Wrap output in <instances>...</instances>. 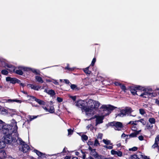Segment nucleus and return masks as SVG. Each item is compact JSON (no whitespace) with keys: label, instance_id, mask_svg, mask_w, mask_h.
I'll list each match as a JSON object with an SVG mask.
<instances>
[{"label":"nucleus","instance_id":"1","mask_svg":"<svg viewBox=\"0 0 159 159\" xmlns=\"http://www.w3.org/2000/svg\"><path fill=\"white\" fill-rule=\"evenodd\" d=\"M100 104L98 101L92 99H90L88 102L84 100H79L78 101L77 106L80 108L82 111H85L86 115L89 116L91 112L93 110H96Z\"/></svg>","mask_w":159,"mask_h":159},{"label":"nucleus","instance_id":"2","mask_svg":"<svg viewBox=\"0 0 159 159\" xmlns=\"http://www.w3.org/2000/svg\"><path fill=\"white\" fill-rule=\"evenodd\" d=\"M2 133L5 135L14 133L16 137H18V127L17 122L14 119L11 120V125L5 124L1 129Z\"/></svg>","mask_w":159,"mask_h":159},{"label":"nucleus","instance_id":"3","mask_svg":"<svg viewBox=\"0 0 159 159\" xmlns=\"http://www.w3.org/2000/svg\"><path fill=\"white\" fill-rule=\"evenodd\" d=\"M12 134L5 135L4 137V141L6 144H11L13 146L16 147L18 145L17 140L16 139L15 135H13V137L12 136Z\"/></svg>","mask_w":159,"mask_h":159},{"label":"nucleus","instance_id":"4","mask_svg":"<svg viewBox=\"0 0 159 159\" xmlns=\"http://www.w3.org/2000/svg\"><path fill=\"white\" fill-rule=\"evenodd\" d=\"M19 143H18L19 145V150L22 151L24 153H28L30 150V146L26 144L21 138L18 137Z\"/></svg>","mask_w":159,"mask_h":159},{"label":"nucleus","instance_id":"5","mask_svg":"<svg viewBox=\"0 0 159 159\" xmlns=\"http://www.w3.org/2000/svg\"><path fill=\"white\" fill-rule=\"evenodd\" d=\"M127 90H129L131 93L133 95H138L137 93V91H146V89L140 85H136L135 86L128 87Z\"/></svg>","mask_w":159,"mask_h":159},{"label":"nucleus","instance_id":"6","mask_svg":"<svg viewBox=\"0 0 159 159\" xmlns=\"http://www.w3.org/2000/svg\"><path fill=\"white\" fill-rule=\"evenodd\" d=\"M110 126H114L115 130L120 131L123 128L124 126L121 122L118 121H114L109 123Z\"/></svg>","mask_w":159,"mask_h":159},{"label":"nucleus","instance_id":"7","mask_svg":"<svg viewBox=\"0 0 159 159\" xmlns=\"http://www.w3.org/2000/svg\"><path fill=\"white\" fill-rule=\"evenodd\" d=\"M13 69V72L16 74L22 75L23 74V71H28L29 68L23 66H19Z\"/></svg>","mask_w":159,"mask_h":159},{"label":"nucleus","instance_id":"8","mask_svg":"<svg viewBox=\"0 0 159 159\" xmlns=\"http://www.w3.org/2000/svg\"><path fill=\"white\" fill-rule=\"evenodd\" d=\"M116 108L114 106L111 105H109L108 106H107L106 105H103L100 108L103 109V111H107V113L105 115V116H106L109 115L111 113V111L113 110Z\"/></svg>","mask_w":159,"mask_h":159},{"label":"nucleus","instance_id":"9","mask_svg":"<svg viewBox=\"0 0 159 159\" xmlns=\"http://www.w3.org/2000/svg\"><path fill=\"white\" fill-rule=\"evenodd\" d=\"M7 81L10 82L11 83L15 84L16 83H19L20 82V80L16 78H12L10 77H7L6 78Z\"/></svg>","mask_w":159,"mask_h":159},{"label":"nucleus","instance_id":"10","mask_svg":"<svg viewBox=\"0 0 159 159\" xmlns=\"http://www.w3.org/2000/svg\"><path fill=\"white\" fill-rule=\"evenodd\" d=\"M105 115L102 116H98L95 115L94 118H96V124L98 125L99 124L102 123L103 122V120Z\"/></svg>","mask_w":159,"mask_h":159},{"label":"nucleus","instance_id":"11","mask_svg":"<svg viewBox=\"0 0 159 159\" xmlns=\"http://www.w3.org/2000/svg\"><path fill=\"white\" fill-rule=\"evenodd\" d=\"M88 149L90 151L89 156H91V157H94L98 153V152L96 151V149H93L90 146H89V147Z\"/></svg>","mask_w":159,"mask_h":159},{"label":"nucleus","instance_id":"12","mask_svg":"<svg viewBox=\"0 0 159 159\" xmlns=\"http://www.w3.org/2000/svg\"><path fill=\"white\" fill-rule=\"evenodd\" d=\"M142 93L139 96L142 97L144 98H148L149 96L153 97V93H148V92H145Z\"/></svg>","mask_w":159,"mask_h":159},{"label":"nucleus","instance_id":"13","mask_svg":"<svg viewBox=\"0 0 159 159\" xmlns=\"http://www.w3.org/2000/svg\"><path fill=\"white\" fill-rule=\"evenodd\" d=\"M27 86L28 87H30L32 89L37 91H38L41 87V86H35L34 84H28Z\"/></svg>","mask_w":159,"mask_h":159},{"label":"nucleus","instance_id":"14","mask_svg":"<svg viewBox=\"0 0 159 159\" xmlns=\"http://www.w3.org/2000/svg\"><path fill=\"white\" fill-rule=\"evenodd\" d=\"M95 159H115L113 158H106L105 157L101 155H99L98 153L96 156L94 157Z\"/></svg>","mask_w":159,"mask_h":159},{"label":"nucleus","instance_id":"15","mask_svg":"<svg viewBox=\"0 0 159 159\" xmlns=\"http://www.w3.org/2000/svg\"><path fill=\"white\" fill-rule=\"evenodd\" d=\"M83 154L82 158L83 159H94V158L93 157H91V156H89L88 157L86 158V155L85 154V152H83L82 150L80 149L79 150Z\"/></svg>","mask_w":159,"mask_h":159},{"label":"nucleus","instance_id":"16","mask_svg":"<svg viewBox=\"0 0 159 159\" xmlns=\"http://www.w3.org/2000/svg\"><path fill=\"white\" fill-rule=\"evenodd\" d=\"M90 66L83 69V70L87 75H90L91 73V71L89 70Z\"/></svg>","mask_w":159,"mask_h":159},{"label":"nucleus","instance_id":"17","mask_svg":"<svg viewBox=\"0 0 159 159\" xmlns=\"http://www.w3.org/2000/svg\"><path fill=\"white\" fill-rule=\"evenodd\" d=\"M127 114V113L125 109L122 110L120 111V112L117 115L120 117H123L124 116H125Z\"/></svg>","mask_w":159,"mask_h":159},{"label":"nucleus","instance_id":"18","mask_svg":"<svg viewBox=\"0 0 159 159\" xmlns=\"http://www.w3.org/2000/svg\"><path fill=\"white\" fill-rule=\"evenodd\" d=\"M45 92H46L48 94L50 95V96L52 97H53L56 94L55 91L52 89L49 90L48 91H47V90H45Z\"/></svg>","mask_w":159,"mask_h":159},{"label":"nucleus","instance_id":"19","mask_svg":"<svg viewBox=\"0 0 159 159\" xmlns=\"http://www.w3.org/2000/svg\"><path fill=\"white\" fill-rule=\"evenodd\" d=\"M140 154L139 156V159H150L149 157H148L147 156L143 155L142 154V153L141 152H139Z\"/></svg>","mask_w":159,"mask_h":159},{"label":"nucleus","instance_id":"20","mask_svg":"<svg viewBox=\"0 0 159 159\" xmlns=\"http://www.w3.org/2000/svg\"><path fill=\"white\" fill-rule=\"evenodd\" d=\"M35 78L36 81L39 83H43V80L42 78L40 76L38 75L36 76Z\"/></svg>","mask_w":159,"mask_h":159},{"label":"nucleus","instance_id":"21","mask_svg":"<svg viewBox=\"0 0 159 159\" xmlns=\"http://www.w3.org/2000/svg\"><path fill=\"white\" fill-rule=\"evenodd\" d=\"M34 151L36 153L37 155L39 157H40V158L42 156H44V154L43 153L41 152H40L39 151L36 149H34Z\"/></svg>","mask_w":159,"mask_h":159},{"label":"nucleus","instance_id":"22","mask_svg":"<svg viewBox=\"0 0 159 159\" xmlns=\"http://www.w3.org/2000/svg\"><path fill=\"white\" fill-rule=\"evenodd\" d=\"M44 156H43L41 157V159H50V158H49V157H52V156L53 155H56V154H53V155H46L45 154L43 153Z\"/></svg>","mask_w":159,"mask_h":159},{"label":"nucleus","instance_id":"23","mask_svg":"<svg viewBox=\"0 0 159 159\" xmlns=\"http://www.w3.org/2000/svg\"><path fill=\"white\" fill-rule=\"evenodd\" d=\"M0 155L1 156V157L3 158V159L7 157L6 153L5 151L2 150L1 151Z\"/></svg>","mask_w":159,"mask_h":159},{"label":"nucleus","instance_id":"24","mask_svg":"<svg viewBox=\"0 0 159 159\" xmlns=\"http://www.w3.org/2000/svg\"><path fill=\"white\" fill-rule=\"evenodd\" d=\"M31 70L32 72L34 73L36 75H40V72L39 70L38 71H37V70L34 69H31L29 68L28 70V71Z\"/></svg>","mask_w":159,"mask_h":159},{"label":"nucleus","instance_id":"25","mask_svg":"<svg viewBox=\"0 0 159 159\" xmlns=\"http://www.w3.org/2000/svg\"><path fill=\"white\" fill-rule=\"evenodd\" d=\"M36 102L40 105H44L45 104V102L40 99L37 98Z\"/></svg>","mask_w":159,"mask_h":159},{"label":"nucleus","instance_id":"26","mask_svg":"<svg viewBox=\"0 0 159 159\" xmlns=\"http://www.w3.org/2000/svg\"><path fill=\"white\" fill-rule=\"evenodd\" d=\"M27 97H30V98L29 99V100L32 101H35L36 100L37 98L35 97L30 95H27Z\"/></svg>","mask_w":159,"mask_h":159},{"label":"nucleus","instance_id":"27","mask_svg":"<svg viewBox=\"0 0 159 159\" xmlns=\"http://www.w3.org/2000/svg\"><path fill=\"white\" fill-rule=\"evenodd\" d=\"M8 102H16L20 103H21L22 102V101L21 100H18L17 99H10L8 100Z\"/></svg>","mask_w":159,"mask_h":159},{"label":"nucleus","instance_id":"28","mask_svg":"<svg viewBox=\"0 0 159 159\" xmlns=\"http://www.w3.org/2000/svg\"><path fill=\"white\" fill-rule=\"evenodd\" d=\"M102 141L105 144L107 145L109 144L112 145V143H111V141L109 140L103 139Z\"/></svg>","mask_w":159,"mask_h":159},{"label":"nucleus","instance_id":"29","mask_svg":"<svg viewBox=\"0 0 159 159\" xmlns=\"http://www.w3.org/2000/svg\"><path fill=\"white\" fill-rule=\"evenodd\" d=\"M135 122H140L143 125H145L146 124V122L143 119H141L140 120L134 121Z\"/></svg>","mask_w":159,"mask_h":159},{"label":"nucleus","instance_id":"30","mask_svg":"<svg viewBox=\"0 0 159 159\" xmlns=\"http://www.w3.org/2000/svg\"><path fill=\"white\" fill-rule=\"evenodd\" d=\"M54 108L53 106H51L50 107L49 109H48V112L51 113H53L54 112Z\"/></svg>","mask_w":159,"mask_h":159},{"label":"nucleus","instance_id":"31","mask_svg":"<svg viewBox=\"0 0 159 159\" xmlns=\"http://www.w3.org/2000/svg\"><path fill=\"white\" fill-rule=\"evenodd\" d=\"M120 89L125 92H126V90L127 89H126L125 85L124 84H120Z\"/></svg>","mask_w":159,"mask_h":159},{"label":"nucleus","instance_id":"32","mask_svg":"<svg viewBox=\"0 0 159 159\" xmlns=\"http://www.w3.org/2000/svg\"><path fill=\"white\" fill-rule=\"evenodd\" d=\"M148 121L151 124H154L156 122V120L154 118H149Z\"/></svg>","mask_w":159,"mask_h":159},{"label":"nucleus","instance_id":"33","mask_svg":"<svg viewBox=\"0 0 159 159\" xmlns=\"http://www.w3.org/2000/svg\"><path fill=\"white\" fill-rule=\"evenodd\" d=\"M71 88L73 90H78L79 89L77 87L76 85L74 84H71L70 86Z\"/></svg>","mask_w":159,"mask_h":159},{"label":"nucleus","instance_id":"34","mask_svg":"<svg viewBox=\"0 0 159 159\" xmlns=\"http://www.w3.org/2000/svg\"><path fill=\"white\" fill-rule=\"evenodd\" d=\"M1 113L2 114H6L7 113L8 111L4 107H2V109L1 110Z\"/></svg>","mask_w":159,"mask_h":159},{"label":"nucleus","instance_id":"35","mask_svg":"<svg viewBox=\"0 0 159 159\" xmlns=\"http://www.w3.org/2000/svg\"><path fill=\"white\" fill-rule=\"evenodd\" d=\"M1 74L3 75H7L8 74V72L6 70H2L1 71Z\"/></svg>","mask_w":159,"mask_h":159},{"label":"nucleus","instance_id":"36","mask_svg":"<svg viewBox=\"0 0 159 159\" xmlns=\"http://www.w3.org/2000/svg\"><path fill=\"white\" fill-rule=\"evenodd\" d=\"M5 66L8 68L12 69L13 70V69H14L15 68H16L15 66L11 65H9L8 64H6L5 65Z\"/></svg>","mask_w":159,"mask_h":159},{"label":"nucleus","instance_id":"37","mask_svg":"<svg viewBox=\"0 0 159 159\" xmlns=\"http://www.w3.org/2000/svg\"><path fill=\"white\" fill-rule=\"evenodd\" d=\"M5 143H6L4 142V141H0V146L2 147L1 148H0V149L4 148V147H5Z\"/></svg>","mask_w":159,"mask_h":159},{"label":"nucleus","instance_id":"38","mask_svg":"<svg viewBox=\"0 0 159 159\" xmlns=\"http://www.w3.org/2000/svg\"><path fill=\"white\" fill-rule=\"evenodd\" d=\"M93 145L95 146H98L100 145V143H99L97 139H95Z\"/></svg>","mask_w":159,"mask_h":159},{"label":"nucleus","instance_id":"39","mask_svg":"<svg viewBox=\"0 0 159 159\" xmlns=\"http://www.w3.org/2000/svg\"><path fill=\"white\" fill-rule=\"evenodd\" d=\"M130 158L131 159H139V158H138V155L136 154H134L131 155L130 156Z\"/></svg>","mask_w":159,"mask_h":159},{"label":"nucleus","instance_id":"40","mask_svg":"<svg viewBox=\"0 0 159 159\" xmlns=\"http://www.w3.org/2000/svg\"><path fill=\"white\" fill-rule=\"evenodd\" d=\"M125 110L127 114L129 113H131L133 111L131 107H129L128 108H126L125 109Z\"/></svg>","mask_w":159,"mask_h":159},{"label":"nucleus","instance_id":"41","mask_svg":"<svg viewBox=\"0 0 159 159\" xmlns=\"http://www.w3.org/2000/svg\"><path fill=\"white\" fill-rule=\"evenodd\" d=\"M81 138L83 140L86 141L88 139V137L85 134H83L81 136Z\"/></svg>","mask_w":159,"mask_h":159},{"label":"nucleus","instance_id":"42","mask_svg":"<svg viewBox=\"0 0 159 159\" xmlns=\"http://www.w3.org/2000/svg\"><path fill=\"white\" fill-rule=\"evenodd\" d=\"M128 136H129L130 137L132 138L136 137L137 136V135L135 132L130 134L129 135H128Z\"/></svg>","mask_w":159,"mask_h":159},{"label":"nucleus","instance_id":"43","mask_svg":"<svg viewBox=\"0 0 159 159\" xmlns=\"http://www.w3.org/2000/svg\"><path fill=\"white\" fill-rule=\"evenodd\" d=\"M96 58L94 57L93 59V60L92 61L91 64H90V66H94V64L96 62Z\"/></svg>","mask_w":159,"mask_h":159},{"label":"nucleus","instance_id":"44","mask_svg":"<svg viewBox=\"0 0 159 159\" xmlns=\"http://www.w3.org/2000/svg\"><path fill=\"white\" fill-rule=\"evenodd\" d=\"M139 111L140 113L142 115H143L146 113L145 110L143 109H140Z\"/></svg>","mask_w":159,"mask_h":159},{"label":"nucleus","instance_id":"45","mask_svg":"<svg viewBox=\"0 0 159 159\" xmlns=\"http://www.w3.org/2000/svg\"><path fill=\"white\" fill-rule=\"evenodd\" d=\"M5 124V123L4 122L0 120V130L2 128Z\"/></svg>","mask_w":159,"mask_h":159},{"label":"nucleus","instance_id":"46","mask_svg":"<svg viewBox=\"0 0 159 159\" xmlns=\"http://www.w3.org/2000/svg\"><path fill=\"white\" fill-rule=\"evenodd\" d=\"M153 126L152 125H148V124L146 125V127L149 130L152 129Z\"/></svg>","mask_w":159,"mask_h":159},{"label":"nucleus","instance_id":"47","mask_svg":"<svg viewBox=\"0 0 159 159\" xmlns=\"http://www.w3.org/2000/svg\"><path fill=\"white\" fill-rule=\"evenodd\" d=\"M138 149V148L136 147H134L132 148L129 149V150L130 151H135Z\"/></svg>","mask_w":159,"mask_h":159},{"label":"nucleus","instance_id":"48","mask_svg":"<svg viewBox=\"0 0 159 159\" xmlns=\"http://www.w3.org/2000/svg\"><path fill=\"white\" fill-rule=\"evenodd\" d=\"M158 147V143L157 141L155 140V142L154 144L152 146V148H155Z\"/></svg>","mask_w":159,"mask_h":159},{"label":"nucleus","instance_id":"49","mask_svg":"<svg viewBox=\"0 0 159 159\" xmlns=\"http://www.w3.org/2000/svg\"><path fill=\"white\" fill-rule=\"evenodd\" d=\"M118 156L121 157L122 156V153L120 151H118L116 152V154Z\"/></svg>","mask_w":159,"mask_h":159},{"label":"nucleus","instance_id":"50","mask_svg":"<svg viewBox=\"0 0 159 159\" xmlns=\"http://www.w3.org/2000/svg\"><path fill=\"white\" fill-rule=\"evenodd\" d=\"M103 136V134L102 133H99L97 137L98 139H102Z\"/></svg>","mask_w":159,"mask_h":159},{"label":"nucleus","instance_id":"51","mask_svg":"<svg viewBox=\"0 0 159 159\" xmlns=\"http://www.w3.org/2000/svg\"><path fill=\"white\" fill-rule=\"evenodd\" d=\"M37 116H30V118H29V121H31L35 119V118H37Z\"/></svg>","mask_w":159,"mask_h":159},{"label":"nucleus","instance_id":"52","mask_svg":"<svg viewBox=\"0 0 159 159\" xmlns=\"http://www.w3.org/2000/svg\"><path fill=\"white\" fill-rule=\"evenodd\" d=\"M87 144L89 145V146L90 145H92L93 144V142L91 141V139H90V140L88 141Z\"/></svg>","mask_w":159,"mask_h":159},{"label":"nucleus","instance_id":"53","mask_svg":"<svg viewBox=\"0 0 159 159\" xmlns=\"http://www.w3.org/2000/svg\"><path fill=\"white\" fill-rule=\"evenodd\" d=\"M68 135L72 134L73 132V130L71 129H68Z\"/></svg>","mask_w":159,"mask_h":159},{"label":"nucleus","instance_id":"54","mask_svg":"<svg viewBox=\"0 0 159 159\" xmlns=\"http://www.w3.org/2000/svg\"><path fill=\"white\" fill-rule=\"evenodd\" d=\"M104 147L107 149H111L113 148V147L112 146H107L106 145H105L104 146Z\"/></svg>","mask_w":159,"mask_h":159},{"label":"nucleus","instance_id":"55","mask_svg":"<svg viewBox=\"0 0 159 159\" xmlns=\"http://www.w3.org/2000/svg\"><path fill=\"white\" fill-rule=\"evenodd\" d=\"M138 129L137 127L135 126V125H133L132 128H131V129L133 130V131H136V130H137Z\"/></svg>","mask_w":159,"mask_h":159},{"label":"nucleus","instance_id":"56","mask_svg":"<svg viewBox=\"0 0 159 159\" xmlns=\"http://www.w3.org/2000/svg\"><path fill=\"white\" fill-rule=\"evenodd\" d=\"M57 101L59 102H61L63 101V99L59 97L57 98Z\"/></svg>","mask_w":159,"mask_h":159},{"label":"nucleus","instance_id":"57","mask_svg":"<svg viewBox=\"0 0 159 159\" xmlns=\"http://www.w3.org/2000/svg\"><path fill=\"white\" fill-rule=\"evenodd\" d=\"M116 151L114 150H112L111 151V154L112 155H116Z\"/></svg>","mask_w":159,"mask_h":159},{"label":"nucleus","instance_id":"58","mask_svg":"<svg viewBox=\"0 0 159 159\" xmlns=\"http://www.w3.org/2000/svg\"><path fill=\"white\" fill-rule=\"evenodd\" d=\"M139 139L140 141L143 140L144 139L142 135H140L139 136Z\"/></svg>","mask_w":159,"mask_h":159},{"label":"nucleus","instance_id":"59","mask_svg":"<svg viewBox=\"0 0 159 159\" xmlns=\"http://www.w3.org/2000/svg\"><path fill=\"white\" fill-rule=\"evenodd\" d=\"M114 84L116 86H120L121 83L120 82H116L114 83Z\"/></svg>","mask_w":159,"mask_h":159},{"label":"nucleus","instance_id":"60","mask_svg":"<svg viewBox=\"0 0 159 159\" xmlns=\"http://www.w3.org/2000/svg\"><path fill=\"white\" fill-rule=\"evenodd\" d=\"M75 154L77 156H79V157H81V156L80 155V152H75Z\"/></svg>","mask_w":159,"mask_h":159},{"label":"nucleus","instance_id":"61","mask_svg":"<svg viewBox=\"0 0 159 159\" xmlns=\"http://www.w3.org/2000/svg\"><path fill=\"white\" fill-rule=\"evenodd\" d=\"M70 98L74 101H75L76 99V97L75 96H71Z\"/></svg>","mask_w":159,"mask_h":159},{"label":"nucleus","instance_id":"62","mask_svg":"<svg viewBox=\"0 0 159 159\" xmlns=\"http://www.w3.org/2000/svg\"><path fill=\"white\" fill-rule=\"evenodd\" d=\"M18 84H19L20 85L22 86L23 88L24 87L25 85L24 84L21 83L20 82Z\"/></svg>","mask_w":159,"mask_h":159},{"label":"nucleus","instance_id":"63","mask_svg":"<svg viewBox=\"0 0 159 159\" xmlns=\"http://www.w3.org/2000/svg\"><path fill=\"white\" fill-rule=\"evenodd\" d=\"M155 141L159 142V134L155 138Z\"/></svg>","mask_w":159,"mask_h":159},{"label":"nucleus","instance_id":"64","mask_svg":"<svg viewBox=\"0 0 159 159\" xmlns=\"http://www.w3.org/2000/svg\"><path fill=\"white\" fill-rule=\"evenodd\" d=\"M155 103L158 105H159V100H158L157 99H156L155 100Z\"/></svg>","mask_w":159,"mask_h":159}]
</instances>
